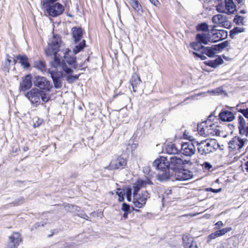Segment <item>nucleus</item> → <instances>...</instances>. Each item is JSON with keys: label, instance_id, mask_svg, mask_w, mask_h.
<instances>
[{"label": "nucleus", "instance_id": "f257e3e1", "mask_svg": "<svg viewBox=\"0 0 248 248\" xmlns=\"http://www.w3.org/2000/svg\"><path fill=\"white\" fill-rule=\"evenodd\" d=\"M215 110L211 114L206 121L202 122L198 124L197 130L199 134L201 136L206 137L209 136L217 135V125H216L217 120V116L215 115Z\"/></svg>", "mask_w": 248, "mask_h": 248}, {"label": "nucleus", "instance_id": "f03ea898", "mask_svg": "<svg viewBox=\"0 0 248 248\" xmlns=\"http://www.w3.org/2000/svg\"><path fill=\"white\" fill-rule=\"evenodd\" d=\"M153 166L155 169L163 172L162 173L158 175V179L160 181L168 180L173 176V174L170 171L169 161L166 157L160 156L153 162Z\"/></svg>", "mask_w": 248, "mask_h": 248}, {"label": "nucleus", "instance_id": "7ed1b4c3", "mask_svg": "<svg viewBox=\"0 0 248 248\" xmlns=\"http://www.w3.org/2000/svg\"><path fill=\"white\" fill-rule=\"evenodd\" d=\"M58 0H45L42 1V5L45 8L49 16L55 17L61 15L63 13L64 7L62 4L57 2Z\"/></svg>", "mask_w": 248, "mask_h": 248}, {"label": "nucleus", "instance_id": "20e7f679", "mask_svg": "<svg viewBox=\"0 0 248 248\" xmlns=\"http://www.w3.org/2000/svg\"><path fill=\"white\" fill-rule=\"evenodd\" d=\"M217 25L212 26L211 30L207 33L202 32L198 33L196 35V41H198L201 44L207 45L209 42L216 43L217 40V30L216 28Z\"/></svg>", "mask_w": 248, "mask_h": 248}, {"label": "nucleus", "instance_id": "39448f33", "mask_svg": "<svg viewBox=\"0 0 248 248\" xmlns=\"http://www.w3.org/2000/svg\"><path fill=\"white\" fill-rule=\"evenodd\" d=\"M169 168L170 171L171 170L173 175L174 173H176L179 170H181V169L184 168V165L188 164L190 160H183L180 157L175 155L170 156L169 158Z\"/></svg>", "mask_w": 248, "mask_h": 248}, {"label": "nucleus", "instance_id": "423d86ee", "mask_svg": "<svg viewBox=\"0 0 248 248\" xmlns=\"http://www.w3.org/2000/svg\"><path fill=\"white\" fill-rule=\"evenodd\" d=\"M61 38L58 35H54L48 43V47L45 49L46 55H51L53 54L57 53L60 51L61 45Z\"/></svg>", "mask_w": 248, "mask_h": 248}, {"label": "nucleus", "instance_id": "0eeeda50", "mask_svg": "<svg viewBox=\"0 0 248 248\" xmlns=\"http://www.w3.org/2000/svg\"><path fill=\"white\" fill-rule=\"evenodd\" d=\"M34 86L40 89V91L50 92L53 87L49 80L44 77L35 76L33 78Z\"/></svg>", "mask_w": 248, "mask_h": 248}, {"label": "nucleus", "instance_id": "6e6552de", "mask_svg": "<svg viewBox=\"0 0 248 248\" xmlns=\"http://www.w3.org/2000/svg\"><path fill=\"white\" fill-rule=\"evenodd\" d=\"M127 160L121 156L113 158L109 165L106 168L109 170H123L126 167Z\"/></svg>", "mask_w": 248, "mask_h": 248}, {"label": "nucleus", "instance_id": "1a4fd4ad", "mask_svg": "<svg viewBox=\"0 0 248 248\" xmlns=\"http://www.w3.org/2000/svg\"><path fill=\"white\" fill-rule=\"evenodd\" d=\"M133 203L135 207L139 208L143 207L146 204L147 200L150 197L147 190L142 191L140 194H133Z\"/></svg>", "mask_w": 248, "mask_h": 248}, {"label": "nucleus", "instance_id": "9d476101", "mask_svg": "<svg viewBox=\"0 0 248 248\" xmlns=\"http://www.w3.org/2000/svg\"><path fill=\"white\" fill-rule=\"evenodd\" d=\"M41 91L38 89L33 88L30 91L27 92L25 96L31 101V103L37 106L40 104V95Z\"/></svg>", "mask_w": 248, "mask_h": 248}, {"label": "nucleus", "instance_id": "9b49d317", "mask_svg": "<svg viewBox=\"0 0 248 248\" xmlns=\"http://www.w3.org/2000/svg\"><path fill=\"white\" fill-rule=\"evenodd\" d=\"M247 140V139H241L238 136H235L229 141V147L232 150H234L236 148L238 150L241 149L243 147L245 141Z\"/></svg>", "mask_w": 248, "mask_h": 248}, {"label": "nucleus", "instance_id": "f8f14e48", "mask_svg": "<svg viewBox=\"0 0 248 248\" xmlns=\"http://www.w3.org/2000/svg\"><path fill=\"white\" fill-rule=\"evenodd\" d=\"M32 77L31 74H29L26 75L22 79L20 83L19 91L20 92H25L30 89L32 85Z\"/></svg>", "mask_w": 248, "mask_h": 248}, {"label": "nucleus", "instance_id": "ddd939ff", "mask_svg": "<svg viewBox=\"0 0 248 248\" xmlns=\"http://www.w3.org/2000/svg\"><path fill=\"white\" fill-rule=\"evenodd\" d=\"M181 151L184 155L191 156L195 153L196 147H194L192 142H184L181 144Z\"/></svg>", "mask_w": 248, "mask_h": 248}, {"label": "nucleus", "instance_id": "4468645a", "mask_svg": "<svg viewBox=\"0 0 248 248\" xmlns=\"http://www.w3.org/2000/svg\"><path fill=\"white\" fill-rule=\"evenodd\" d=\"M176 179L179 181H186L191 179L193 176V172L183 168L174 173Z\"/></svg>", "mask_w": 248, "mask_h": 248}, {"label": "nucleus", "instance_id": "2eb2a0df", "mask_svg": "<svg viewBox=\"0 0 248 248\" xmlns=\"http://www.w3.org/2000/svg\"><path fill=\"white\" fill-rule=\"evenodd\" d=\"M9 242L4 248H17L21 241V236L18 232H14L9 237Z\"/></svg>", "mask_w": 248, "mask_h": 248}, {"label": "nucleus", "instance_id": "dca6fc26", "mask_svg": "<svg viewBox=\"0 0 248 248\" xmlns=\"http://www.w3.org/2000/svg\"><path fill=\"white\" fill-rule=\"evenodd\" d=\"M9 242L4 248H17L21 241V236L18 232H14L9 237Z\"/></svg>", "mask_w": 248, "mask_h": 248}, {"label": "nucleus", "instance_id": "f3484780", "mask_svg": "<svg viewBox=\"0 0 248 248\" xmlns=\"http://www.w3.org/2000/svg\"><path fill=\"white\" fill-rule=\"evenodd\" d=\"M236 11V6L233 0H225V9L224 11L220 10V13H224L228 15H231Z\"/></svg>", "mask_w": 248, "mask_h": 248}, {"label": "nucleus", "instance_id": "a211bd4d", "mask_svg": "<svg viewBox=\"0 0 248 248\" xmlns=\"http://www.w3.org/2000/svg\"><path fill=\"white\" fill-rule=\"evenodd\" d=\"M214 149L209 142L202 140L198 147V151L201 155H206L212 152Z\"/></svg>", "mask_w": 248, "mask_h": 248}, {"label": "nucleus", "instance_id": "6ab92c4d", "mask_svg": "<svg viewBox=\"0 0 248 248\" xmlns=\"http://www.w3.org/2000/svg\"><path fill=\"white\" fill-rule=\"evenodd\" d=\"M218 119L222 122H230L235 119V116L232 111L222 109L218 115Z\"/></svg>", "mask_w": 248, "mask_h": 248}, {"label": "nucleus", "instance_id": "aec40b11", "mask_svg": "<svg viewBox=\"0 0 248 248\" xmlns=\"http://www.w3.org/2000/svg\"><path fill=\"white\" fill-rule=\"evenodd\" d=\"M183 246L185 248H198L193 240V238L188 234H184L182 237Z\"/></svg>", "mask_w": 248, "mask_h": 248}, {"label": "nucleus", "instance_id": "412c9836", "mask_svg": "<svg viewBox=\"0 0 248 248\" xmlns=\"http://www.w3.org/2000/svg\"><path fill=\"white\" fill-rule=\"evenodd\" d=\"M130 83L132 86L133 91L136 92L140 89V86L141 84L140 77L136 73H134L130 79Z\"/></svg>", "mask_w": 248, "mask_h": 248}, {"label": "nucleus", "instance_id": "4be33fe9", "mask_svg": "<svg viewBox=\"0 0 248 248\" xmlns=\"http://www.w3.org/2000/svg\"><path fill=\"white\" fill-rule=\"evenodd\" d=\"M72 36L73 38L75 44L79 42L83 36V30L81 27H75L72 28Z\"/></svg>", "mask_w": 248, "mask_h": 248}, {"label": "nucleus", "instance_id": "5701e85b", "mask_svg": "<svg viewBox=\"0 0 248 248\" xmlns=\"http://www.w3.org/2000/svg\"><path fill=\"white\" fill-rule=\"evenodd\" d=\"M18 62L20 64L21 66L25 69H28L31 67L29 60L26 55H17L16 56Z\"/></svg>", "mask_w": 248, "mask_h": 248}, {"label": "nucleus", "instance_id": "b1692460", "mask_svg": "<svg viewBox=\"0 0 248 248\" xmlns=\"http://www.w3.org/2000/svg\"><path fill=\"white\" fill-rule=\"evenodd\" d=\"M219 27L229 29L232 27V23L228 20L226 16L218 14V27Z\"/></svg>", "mask_w": 248, "mask_h": 248}, {"label": "nucleus", "instance_id": "393cba45", "mask_svg": "<svg viewBox=\"0 0 248 248\" xmlns=\"http://www.w3.org/2000/svg\"><path fill=\"white\" fill-rule=\"evenodd\" d=\"M47 57H53L52 59L50 61L49 63L51 67L57 68L59 66H61V64L63 62H61L59 58V55L57 53L53 54L51 55H46Z\"/></svg>", "mask_w": 248, "mask_h": 248}, {"label": "nucleus", "instance_id": "a878e982", "mask_svg": "<svg viewBox=\"0 0 248 248\" xmlns=\"http://www.w3.org/2000/svg\"><path fill=\"white\" fill-rule=\"evenodd\" d=\"M166 151L168 154L176 155L180 151L178 149L176 145L172 142L168 143L166 146Z\"/></svg>", "mask_w": 248, "mask_h": 248}, {"label": "nucleus", "instance_id": "bb28decb", "mask_svg": "<svg viewBox=\"0 0 248 248\" xmlns=\"http://www.w3.org/2000/svg\"><path fill=\"white\" fill-rule=\"evenodd\" d=\"M216 51H217V45L213 46V47L204 46L202 52L208 56L209 57H213L216 54Z\"/></svg>", "mask_w": 248, "mask_h": 248}, {"label": "nucleus", "instance_id": "cd10ccee", "mask_svg": "<svg viewBox=\"0 0 248 248\" xmlns=\"http://www.w3.org/2000/svg\"><path fill=\"white\" fill-rule=\"evenodd\" d=\"M64 60L67 64L71 66L74 69H76L78 68V64L77 62L76 57L65 56Z\"/></svg>", "mask_w": 248, "mask_h": 248}, {"label": "nucleus", "instance_id": "c85d7f7f", "mask_svg": "<svg viewBox=\"0 0 248 248\" xmlns=\"http://www.w3.org/2000/svg\"><path fill=\"white\" fill-rule=\"evenodd\" d=\"M75 46L73 49V52L75 55L77 54L82 51L86 46V41L83 39L80 42L75 44Z\"/></svg>", "mask_w": 248, "mask_h": 248}, {"label": "nucleus", "instance_id": "c756f323", "mask_svg": "<svg viewBox=\"0 0 248 248\" xmlns=\"http://www.w3.org/2000/svg\"><path fill=\"white\" fill-rule=\"evenodd\" d=\"M34 67L42 72H45L46 70V62L43 60H39L34 61Z\"/></svg>", "mask_w": 248, "mask_h": 248}, {"label": "nucleus", "instance_id": "7c9ffc66", "mask_svg": "<svg viewBox=\"0 0 248 248\" xmlns=\"http://www.w3.org/2000/svg\"><path fill=\"white\" fill-rule=\"evenodd\" d=\"M146 182L142 180H138L133 186V194H138L140 189L146 185Z\"/></svg>", "mask_w": 248, "mask_h": 248}, {"label": "nucleus", "instance_id": "2f4dec72", "mask_svg": "<svg viewBox=\"0 0 248 248\" xmlns=\"http://www.w3.org/2000/svg\"><path fill=\"white\" fill-rule=\"evenodd\" d=\"M196 30L198 31H202L204 33L210 31L209 30V26L206 22H202L198 24L196 26Z\"/></svg>", "mask_w": 248, "mask_h": 248}, {"label": "nucleus", "instance_id": "473e14b6", "mask_svg": "<svg viewBox=\"0 0 248 248\" xmlns=\"http://www.w3.org/2000/svg\"><path fill=\"white\" fill-rule=\"evenodd\" d=\"M245 31V28L242 27H235L230 31V37L233 39L235 35L243 32Z\"/></svg>", "mask_w": 248, "mask_h": 248}, {"label": "nucleus", "instance_id": "72a5a7b5", "mask_svg": "<svg viewBox=\"0 0 248 248\" xmlns=\"http://www.w3.org/2000/svg\"><path fill=\"white\" fill-rule=\"evenodd\" d=\"M228 31L225 30L218 29V42L227 38Z\"/></svg>", "mask_w": 248, "mask_h": 248}, {"label": "nucleus", "instance_id": "f704fd0d", "mask_svg": "<svg viewBox=\"0 0 248 248\" xmlns=\"http://www.w3.org/2000/svg\"><path fill=\"white\" fill-rule=\"evenodd\" d=\"M48 73L50 74L52 79L62 78L63 77V73L62 72L49 70Z\"/></svg>", "mask_w": 248, "mask_h": 248}, {"label": "nucleus", "instance_id": "c9c22d12", "mask_svg": "<svg viewBox=\"0 0 248 248\" xmlns=\"http://www.w3.org/2000/svg\"><path fill=\"white\" fill-rule=\"evenodd\" d=\"M190 46L193 49L197 51H200L201 50H202V51H203V48L204 47L202 44H201L197 41V42L191 43L190 44Z\"/></svg>", "mask_w": 248, "mask_h": 248}, {"label": "nucleus", "instance_id": "e433bc0d", "mask_svg": "<svg viewBox=\"0 0 248 248\" xmlns=\"http://www.w3.org/2000/svg\"><path fill=\"white\" fill-rule=\"evenodd\" d=\"M130 1L131 6L137 12L141 10V6L138 0H130Z\"/></svg>", "mask_w": 248, "mask_h": 248}, {"label": "nucleus", "instance_id": "4c0bfd02", "mask_svg": "<svg viewBox=\"0 0 248 248\" xmlns=\"http://www.w3.org/2000/svg\"><path fill=\"white\" fill-rule=\"evenodd\" d=\"M232 230V228L231 227H226L225 228H218L217 236L218 237L221 236L225 235L228 232Z\"/></svg>", "mask_w": 248, "mask_h": 248}, {"label": "nucleus", "instance_id": "58836bf2", "mask_svg": "<svg viewBox=\"0 0 248 248\" xmlns=\"http://www.w3.org/2000/svg\"><path fill=\"white\" fill-rule=\"evenodd\" d=\"M228 46L230 47L228 40H226L218 44V53L222 51L224 49Z\"/></svg>", "mask_w": 248, "mask_h": 248}, {"label": "nucleus", "instance_id": "ea45409f", "mask_svg": "<svg viewBox=\"0 0 248 248\" xmlns=\"http://www.w3.org/2000/svg\"><path fill=\"white\" fill-rule=\"evenodd\" d=\"M62 69V70L67 75L72 74L73 73V70L68 67V66L66 65V63L63 62L61 64Z\"/></svg>", "mask_w": 248, "mask_h": 248}, {"label": "nucleus", "instance_id": "a19ab883", "mask_svg": "<svg viewBox=\"0 0 248 248\" xmlns=\"http://www.w3.org/2000/svg\"><path fill=\"white\" fill-rule=\"evenodd\" d=\"M243 20L244 17L243 16L236 15L233 18V22L237 25H239L240 24L244 25Z\"/></svg>", "mask_w": 248, "mask_h": 248}, {"label": "nucleus", "instance_id": "79ce46f5", "mask_svg": "<svg viewBox=\"0 0 248 248\" xmlns=\"http://www.w3.org/2000/svg\"><path fill=\"white\" fill-rule=\"evenodd\" d=\"M204 63L206 65L216 68L217 67V58H216L214 61L208 60L207 61H205Z\"/></svg>", "mask_w": 248, "mask_h": 248}, {"label": "nucleus", "instance_id": "37998d69", "mask_svg": "<svg viewBox=\"0 0 248 248\" xmlns=\"http://www.w3.org/2000/svg\"><path fill=\"white\" fill-rule=\"evenodd\" d=\"M121 210L124 212H127L129 213L131 212V209L130 205L125 202H123L122 203Z\"/></svg>", "mask_w": 248, "mask_h": 248}, {"label": "nucleus", "instance_id": "c03bdc74", "mask_svg": "<svg viewBox=\"0 0 248 248\" xmlns=\"http://www.w3.org/2000/svg\"><path fill=\"white\" fill-rule=\"evenodd\" d=\"M125 194L127 201L130 202L131 201L132 195V188L130 187H127L126 188Z\"/></svg>", "mask_w": 248, "mask_h": 248}, {"label": "nucleus", "instance_id": "a18cd8bd", "mask_svg": "<svg viewBox=\"0 0 248 248\" xmlns=\"http://www.w3.org/2000/svg\"><path fill=\"white\" fill-rule=\"evenodd\" d=\"M62 78L52 79L54 86L56 89H60L62 87Z\"/></svg>", "mask_w": 248, "mask_h": 248}, {"label": "nucleus", "instance_id": "49530a36", "mask_svg": "<svg viewBox=\"0 0 248 248\" xmlns=\"http://www.w3.org/2000/svg\"><path fill=\"white\" fill-rule=\"evenodd\" d=\"M217 237V231H215L214 232L210 234L207 238V243L208 244H211V241L213 239H215Z\"/></svg>", "mask_w": 248, "mask_h": 248}, {"label": "nucleus", "instance_id": "de8ad7c7", "mask_svg": "<svg viewBox=\"0 0 248 248\" xmlns=\"http://www.w3.org/2000/svg\"><path fill=\"white\" fill-rule=\"evenodd\" d=\"M41 95H40V97L41 98V100H42L43 102H44L45 103H46L49 100V99H50L49 97H47L46 96V94L45 92V91H41Z\"/></svg>", "mask_w": 248, "mask_h": 248}, {"label": "nucleus", "instance_id": "09e8293b", "mask_svg": "<svg viewBox=\"0 0 248 248\" xmlns=\"http://www.w3.org/2000/svg\"><path fill=\"white\" fill-rule=\"evenodd\" d=\"M201 52L202 53H197V52H193V54L194 55L195 57L196 58H199L201 60H205L206 59V56H204V54L202 52V51Z\"/></svg>", "mask_w": 248, "mask_h": 248}, {"label": "nucleus", "instance_id": "8fccbe9b", "mask_svg": "<svg viewBox=\"0 0 248 248\" xmlns=\"http://www.w3.org/2000/svg\"><path fill=\"white\" fill-rule=\"evenodd\" d=\"M10 63H7V62H4L2 64V69L5 72H9L10 69Z\"/></svg>", "mask_w": 248, "mask_h": 248}, {"label": "nucleus", "instance_id": "3c124183", "mask_svg": "<svg viewBox=\"0 0 248 248\" xmlns=\"http://www.w3.org/2000/svg\"><path fill=\"white\" fill-rule=\"evenodd\" d=\"M24 202V199L23 197H21L19 198L18 199H17L14 202L13 204L15 206H18L22 203H23Z\"/></svg>", "mask_w": 248, "mask_h": 248}, {"label": "nucleus", "instance_id": "603ef678", "mask_svg": "<svg viewBox=\"0 0 248 248\" xmlns=\"http://www.w3.org/2000/svg\"><path fill=\"white\" fill-rule=\"evenodd\" d=\"M202 166L203 169H204L205 170H209L210 169H211L212 167V165L208 162H204L202 165Z\"/></svg>", "mask_w": 248, "mask_h": 248}, {"label": "nucleus", "instance_id": "864d4df0", "mask_svg": "<svg viewBox=\"0 0 248 248\" xmlns=\"http://www.w3.org/2000/svg\"><path fill=\"white\" fill-rule=\"evenodd\" d=\"M116 190V193L118 196H124V195L125 190L124 189L117 188Z\"/></svg>", "mask_w": 248, "mask_h": 248}, {"label": "nucleus", "instance_id": "5fc2aeb1", "mask_svg": "<svg viewBox=\"0 0 248 248\" xmlns=\"http://www.w3.org/2000/svg\"><path fill=\"white\" fill-rule=\"evenodd\" d=\"M43 123V120L38 118L37 121H36L33 124L34 127H38L42 124Z\"/></svg>", "mask_w": 248, "mask_h": 248}, {"label": "nucleus", "instance_id": "6e6d98bb", "mask_svg": "<svg viewBox=\"0 0 248 248\" xmlns=\"http://www.w3.org/2000/svg\"><path fill=\"white\" fill-rule=\"evenodd\" d=\"M150 166H145L143 168V172L146 175H149L150 173Z\"/></svg>", "mask_w": 248, "mask_h": 248}, {"label": "nucleus", "instance_id": "4d7b16f0", "mask_svg": "<svg viewBox=\"0 0 248 248\" xmlns=\"http://www.w3.org/2000/svg\"><path fill=\"white\" fill-rule=\"evenodd\" d=\"M66 80L69 83H72V82H73L75 81L74 78H72V74H70V75H68L67 76V77H66Z\"/></svg>", "mask_w": 248, "mask_h": 248}, {"label": "nucleus", "instance_id": "13d9d810", "mask_svg": "<svg viewBox=\"0 0 248 248\" xmlns=\"http://www.w3.org/2000/svg\"><path fill=\"white\" fill-rule=\"evenodd\" d=\"M78 216L87 220H88L89 218V217L84 213H80L78 214Z\"/></svg>", "mask_w": 248, "mask_h": 248}, {"label": "nucleus", "instance_id": "bf43d9fd", "mask_svg": "<svg viewBox=\"0 0 248 248\" xmlns=\"http://www.w3.org/2000/svg\"><path fill=\"white\" fill-rule=\"evenodd\" d=\"M183 136L186 139L188 140L189 141H191L193 140L194 139L192 136H188V137H186V136H187L186 131L184 132Z\"/></svg>", "mask_w": 248, "mask_h": 248}, {"label": "nucleus", "instance_id": "052dcab7", "mask_svg": "<svg viewBox=\"0 0 248 248\" xmlns=\"http://www.w3.org/2000/svg\"><path fill=\"white\" fill-rule=\"evenodd\" d=\"M223 60L221 56L218 55V66L223 63Z\"/></svg>", "mask_w": 248, "mask_h": 248}, {"label": "nucleus", "instance_id": "680f3d73", "mask_svg": "<svg viewBox=\"0 0 248 248\" xmlns=\"http://www.w3.org/2000/svg\"><path fill=\"white\" fill-rule=\"evenodd\" d=\"M222 93H225V95H227V93H225V92L223 91V88L222 86L218 87V94Z\"/></svg>", "mask_w": 248, "mask_h": 248}, {"label": "nucleus", "instance_id": "e2e57ef3", "mask_svg": "<svg viewBox=\"0 0 248 248\" xmlns=\"http://www.w3.org/2000/svg\"><path fill=\"white\" fill-rule=\"evenodd\" d=\"M190 142L192 143V144H193L194 147H196V146L198 147L200 144V142H199L198 141L196 140L195 139Z\"/></svg>", "mask_w": 248, "mask_h": 248}, {"label": "nucleus", "instance_id": "0e129e2a", "mask_svg": "<svg viewBox=\"0 0 248 248\" xmlns=\"http://www.w3.org/2000/svg\"><path fill=\"white\" fill-rule=\"evenodd\" d=\"M205 190L206 191L213 192L215 193H217V189H214V188H211V187L206 188L205 189Z\"/></svg>", "mask_w": 248, "mask_h": 248}, {"label": "nucleus", "instance_id": "69168bd1", "mask_svg": "<svg viewBox=\"0 0 248 248\" xmlns=\"http://www.w3.org/2000/svg\"><path fill=\"white\" fill-rule=\"evenodd\" d=\"M210 94H212L213 95L216 94V93H217V89H214L211 90H208L207 92Z\"/></svg>", "mask_w": 248, "mask_h": 248}, {"label": "nucleus", "instance_id": "338daca9", "mask_svg": "<svg viewBox=\"0 0 248 248\" xmlns=\"http://www.w3.org/2000/svg\"><path fill=\"white\" fill-rule=\"evenodd\" d=\"M221 0H218V12H221L220 9L222 6V4L221 2H220V1Z\"/></svg>", "mask_w": 248, "mask_h": 248}, {"label": "nucleus", "instance_id": "774afa93", "mask_svg": "<svg viewBox=\"0 0 248 248\" xmlns=\"http://www.w3.org/2000/svg\"><path fill=\"white\" fill-rule=\"evenodd\" d=\"M245 118L248 119V108L245 109L244 113L243 115Z\"/></svg>", "mask_w": 248, "mask_h": 248}]
</instances>
